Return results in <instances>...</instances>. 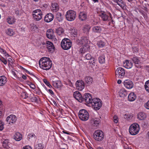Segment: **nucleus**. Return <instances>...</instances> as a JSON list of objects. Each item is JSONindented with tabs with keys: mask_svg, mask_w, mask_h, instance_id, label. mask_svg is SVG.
Wrapping results in <instances>:
<instances>
[{
	"mask_svg": "<svg viewBox=\"0 0 149 149\" xmlns=\"http://www.w3.org/2000/svg\"><path fill=\"white\" fill-rule=\"evenodd\" d=\"M118 120V117L116 116H113V121L115 123H117Z\"/></svg>",
	"mask_w": 149,
	"mask_h": 149,
	"instance_id": "obj_56",
	"label": "nucleus"
},
{
	"mask_svg": "<svg viewBox=\"0 0 149 149\" xmlns=\"http://www.w3.org/2000/svg\"><path fill=\"white\" fill-rule=\"evenodd\" d=\"M98 60L100 63L101 64L104 63L105 61L104 56L102 55L100 56Z\"/></svg>",
	"mask_w": 149,
	"mask_h": 149,
	"instance_id": "obj_41",
	"label": "nucleus"
},
{
	"mask_svg": "<svg viewBox=\"0 0 149 149\" xmlns=\"http://www.w3.org/2000/svg\"><path fill=\"white\" fill-rule=\"evenodd\" d=\"M146 137L149 140V131L147 133Z\"/></svg>",
	"mask_w": 149,
	"mask_h": 149,
	"instance_id": "obj_64",
	"label": "nucleus"
},
{
	"mask_svg": "<svg viewBox=\"0 0 149 149\" xmlns=\"http://www.w3.org/2000/svg\"><path fill=\"white\" fill-rule=\"evenodd\" d=\"M24 71L26 72L27 73H28L29 74H30V75H33V74L31 73L29 71H28V70H26V69H25V70Z\"/></svg>",
	"mask_w": 149,
	"mask_h": 149,
	"instance_id": "obj_62",
	"label": "nucleus"
},
{
	"mask_svg": "<svg viewBox=\"0 0 149 149\" xmlns=\"http://www.w3.org/2000/svg\"><path fill=\"white\" fill-rule=\"evenodd\" d=\"M139 125L136 123H134L131 125L129 129V132L130 134L133 135L137 134L139 133Z\"/></svg>",
	"mask_w": 149,
	"mask_h": 149,
	"instance_id": "obj_2",
	"label": "nucleus"
},
{
	"mask_svg": "<svg viewBox=\"0 0 149 149\" xmlns=\"http://www.w3.org/2000/svg\"><path fill=\"white\" fill-rule=\"evenodd\" d=\"M12 73L14 76V77L13 78H16L17 79H19V77H17V75L15 73V72L14 70H12Z\"/></svg>",
	"mask_w": 149,
	"mask_h": 149,
	"instance_id": "obj_49",
	"label": "nucleus"
},
{
	"mask_svg": "<svg viewBox=\"0 0 149 149\" xmlns=\"http://www.w3.org/2000/svg\"><path fill=\"white\" fill-rule=\"evenodd\" d=\"M132 116L130 114L126 113L124 115V118L127 120H129L132 118Z\"/></svg>",
	"mask_w": 149,
	"mask_h": 149,
	"instance_id": "obj_46",
	"label": "nucleus"
},
{
	"mask_svg": "<svg viewBox=\"0 0 149 149\" xmlns=\"http://www.w3.org/2000/svg\"><path fill=\"white\" fill-rule=\"evenodd\" d=\"M39 65L40 67L42 69L48 70L51 68L52 63L49 58L43 57L40 59Z\"/></svg>",
	"mask_w": 149,
	"mask_h": 149,
	"instance_id": "obj_1",
	"label": "nucleus"
},
{
	"mask_svg": "<svg viewBox=\"0 0 149 149\" xmlns=\"http://www.w3.org/2000/svg\"><path fill=\"white\" fill-rule=\"evenodd\" d=\"M124 65L125 68L130 69L132 67L133 63L128 60H126L124 63Z\"/></svg>",
	"mask_w": 149,
	"mask_h": 149,
	"instance_id": "obj_23",
	"label": "nucleus"
},
{
	"mask_svg": "<svg viewBox=\"0 0 149 149\" xmlns=\"http://www.w3.org/2000/svg\"><path fill=\"white\" fill-rule=\"evenodd\" d=\"M48 92L49 93H50L52 95L54 94V93L53 91L51 89H49L48 90Z\"/></svg>",
	"mask_w": 149,
	"mask_h": 149,
	"instance_id": "obj_63",
	"label": "nucleus"
},
{
	"mask_svg": "<svg viewBox=\"0 0 149 149\" xmlns=\"http://www.w3.org/2000/svg\"><path fill=\"white\" fill-rule=\"evenodd\" d=\"M97 45L100 48L104 47L105 45V43L102 40H100L97 42Z\"/></svg>",
	"mask_w": 149,
	"mask_h": 149,
	"instance_id": "obj_38",
	"label": "nucleus"
},
{
	"mask_svg": "<svg viewBox=\"0 0 149 149\" xmlns=\"http://www.w3.org/2000/svg\"><path fill=\"white\" fill-rule=\"evenodd\" d=\"M145 108L149 109V100H148L144 105Z\"/></svg>",
	"mask_w": 149,
	"mask_h": 149,
	"instance_id": "obj_57",
	"label": "nucleus"
},
{
	"mask_svg": "<svg viewBox=\"0 0 149 149\" xmlns=\"http://www.w3.org/2000/svg\"><path fill=\"white\" fill-rule=\"evenodd\" d=\"M79 118L82 121H86L89 118V114L86 110L82 109L79 111Z\"/></svg>",
	"mask_w": 149,
	"mask_h": 149,
	"instance_id": "obj_5",
	"label": "nucleus"
},
{
	"mask_svg": "<svg viewBox=\"0 0 149 149\" xmlns=\"http://www.w3.org/2000/svg\"><path fill=\"white\" fill-rule=\"evenodd\" d=\"M90 29V26L89 25H86L84 26L83 30L84 32H88Z\"/></svg>",
	"mask_w": 149,
	"mask_h": 149,
	"instance_id": "obj_45",
	"label": "nucleus"
},
{
	"mask_svg": "<svg viewBox=\"0 0 149 149\" xmlns=\"http://www.w3.org/2000/svg\"><path fill=\"white\" fill-rule=\"evenodd\" d=\"M29 98L31 101L33 102H36L37 101V98L36 97L34 96Z\"/></svg>",
	"mask_w": 149,
	"mask_h": 149,
	"instance_id": "obj_48",
	"label": "nucleus"
},
{
	"mask_svg": "<svg viewBox=\"0 0 149 149\" xmlns=\"http://www.w3.org/2000/svg\"><path fill=\"white\" fill-rule=\"evenodd\" d=\"M146 117V115L144 112H140L138 115V118L140 120H143Z\"/></svg>",
	"mask_w": 149,
	"mask_h": 149,
	"instance_id": "obj_31",
	"label": "nucleus"
},
{
	"mask_svg": "<svg viewBox=\"0 0 149 149\" xmlns=\"http://www.w3.org/2000/svg\"><path fill=\"white\" fill-rule=\"evenodd\" d=\"M0 52L5 55L6 54V52L5 50L3 49Z\"/></svg>",
	"mask_w": 149,
	"mask_h": 149,
	"instance_id": "obj_61",
	"label": "nucleus"
},
{
	"mask_svg": "<svg viewBox=\"0 0 149 149\" xmlns=\"http://www.w3.org/2000/svg\"><path fill=\"white\" fill-rule=\"evenodd\" d=\"M22 149H32L31 147L29 146H25L23 147Z\"/></svg>",
	"mask_w": 149,
	"mask_h": 149,
	"instance_id": "obj_60",
	"label": "nucleus"
},
{
	"mask_svg": "<svg viewBox=\"0 0 149 149\" xmlns=\"http://www.w3.org/2000/svg\"><path fill=\"white\" fill-rule=\"evenodd\" d=\"M145 88L146 91L149 93V80L147 81L145 83Z\"/></svg>",
	"mask_w": 149,
	"mask_h": 149,
	"instance_id": "obj_44",
	"label": "nucleus"
},
{
	"mask_svg": "<svg viewBox=\"0 0 149 149\" xmlns=\"http://www.w3.org/2000/svg\"><path fill=\"white\" fill-rule=\"evenodd\" d=\"M94 109L97 110L99 109L102 105V101L98 98H94L93 99V101L91 103Z\"/></svg>",
	"mask_w": 149,
	"mask_h": 149,
	"instance_id": "obj_4",
	"label": "nucleus"
},
{
	"mask_svg": "<svg viewBox=\"0 0 149 149\" xmlns=\"http://www.w3.org/2000/svg\"><path fill=\"white\" fill-rule=\"evenodd\" d=\"M21 96L22 98L26 99L28 97V94L26 91H22L21 92Z\"/></svg>",
	"mask_w": 149,
	"mask_h": 149,
	"instance_id": "obj_43",
	"label": "nucleus"
},
{
	"mask_svg": "<svg viewBox=\"0 0 149 149\" xmlns=\"http://www.w3.org/2000/svg\"><path fill=\"white\" fill-rule=\"evenodd\" d=\"M54 18L53 15L51 13L47 14L45 17L44 21L47 22H51Z\"/></svg>",
	"mask_w": 149,
	"mask_h": 149,
	"instance_id": "obj_17",
	"label": "nucleus"
},
{
	"mask_svg": "<svg viewBox=\"0 0 149 149\" xmlns=\"http://www.w3.org/2000/svg\"><path fill=\"white\" fill-rule=\"evenodd\" d=\"M82 102L84 101L88 104H91L93 99L91 95L89 93H85L83 95Z\"/></svg>",
	"mask_w": 149,
	"mask_h": 149,
	"instance_id": "obj_11",
	"label": "nucleus"
},
{
	"mask_svg": "<svg viewBox=\"0 0 149 149\" xmlns=\"http://www.w3.org/2000/svg\"><path fill=\"white\" fill-rule=\"evenodd\" d=\"M131 59L133 62L134 63L136 67L139 68L140 65L141 64L140 60L138 59V58L136 56H133Z\"/></svg>",
	"mask_w": 149,
	"mask_h": 149,
	"instance_id": "obj_18",
	"label": "nucleus"
},
{
	"mask_svg": "<svg viewBox=\"0 0 149 149\" xmlns=\"http://www.w3.org/2000/svg\"><path fill=\"white\" fill-rule=\"evenodd\" d=\"M114 1L116 3L122 8H123L125 6V3L122 0H115Z\"/></svg>",
	"mask_w": 149,
	"mask_h": 149,
	"instance_id": "obj_32",
	"label": "nucleus"
},
{
	"mask_svg": "<svg viewBox=\"0 0 149 149\" xmlns=\"http://www.w3.org/2000/svg\"><path fill=\"white\" fill-rule=\"evenodd\" d=\"M3 128V124L2 121H0V131H2Z\"/></svg>",
	"mask_w": 149,
	"mask_h": 149,
	"instance_id": "obj_55",
	"label": "nucleus"
},
{
	"mask_svg": "<svg viewBox=\"0 0 149 149\" xmlns=\"http://www.w3.org/2000/svg\"><path fill=\"white\" fill-rule=\"evenodd\" d=\"M43 81L44 83L47 86L49 84V82L46 79H44Z\"/></svg>",
	"mask_w": 149,
	"mask_h": 149,
	"instance_id": "obj_59",
	"label": "nucleus"
},
{
	"mask_svg": "<svg viewBox=\"0 0 149 149\" xmlns=\"http://www.w3.org/2000/svg\"><path fill=\"white\" fill-rule=\"evenodd\" d=\"M7 81V78L4 76L0 77V86H3L5 85Z\"/></svg>",
	"mask_w": 149,
	"mask_h": 149,
	"instance_id": "obj_25",
	"label": "nucleus"
},
{
	"mask_svg": "<svg viewBox=\"0 0 149 149\" xmlns=\"http://www.w3.org/2000/svg\"><path fill=\"white\" fill-rule=\"evenodd\" d=\"M88 42V39L87 37H85L82 38L80 40V42H79V44L81 45L82 46H86L88 45L87 44Z\"/></svg>",
	"mask_w": 149,
	"mask_h": 149,
	"instance_id": "obj_21",
	"label": "nucleus"
},
{
	"mask_svg": "<svg viewBox=\"0 0 149 149\" xmlns=\"http://www.w3.org/2000/svg\"><path fill=\"white\" fill-rule=\"evenodd\" d=\"M76 13L74 11L70 10L68 11L65 15V17L67 20L72 21L76 18Z\"/></svg>",
	"mask_w": 149,
	"mask_h": 149,
	"instance_id": "obj_7",
	"label": "nucleus"
},
{
	"mask_svg": "<svg viewBox=\"0 0 149 149\" xmlns=\"http://www.w3.org/2000/svg\"><path fill=\"white\" fill-rule=\"evenodd\" d=\"M0 60L4 64L6 65L7 63L6 60L3 57L0 58Z\"/></svg>",
	"mask_w": 149,
	"mask_h": 149,
	"instance_id": "obj_53",
	"label": "nucleus"
},
{
	"mask_svg": "<svg viewBox=\"0 0 149 149\" xmlns=\"http://www.w3.org/2000/svg\"><path fill=\"white\" fill-rule=\"evenodd\" d=\"M123 84L125 88L128 89L132 88L134 86L133 82L129 79L125 80L123 82Z\"/></svg>",
	"mask_w": 149,
	"mask_h": 149,
	"instance_id": "obj_13",
	"label": "nucleus"
},
{
	"mask_svg": "<svg viewBox=\"0 0 149 149\" xmlns=\"http://www.w3.org/2000/svg\"><path fill=\"white\" fill-rule=\"evenodd\" d=\"M33 137H34L35 138L36 137V136L33 133H30L28 135V138L29 139Z\"/></svg>",
	"mask_w": 149,
	"mask_h": 149,
	"instance_id": "obj_54",
	"label": "nucleus"
},
{
	"mask_svg": "<svg viewBox=\"0 0 149 149\" xmlns=\"http://www.w3.org/2000/svg\"><path fill=\"white\" fill-rule=\"evenodd\" d=\"M91 60L92 61L89 62L91 64L95 65L96 64V59L94 58H92Z\"/></svg>",
	"mask_w": 149,
	"mask_h": 149,
	"instance_id": "obj_51",
	"label": "nucleus"
},
{
	"mask_svg": "<svg viewBox=\"0 0 149 149\" xmlns=\"http://www.w3.org/2000/svg\"><path fill=\"white\" fill-rule=\"evenodd\" d=\"M43 15L42 12L40 9H37L34 10L33 12L32 15L34 19L37 21L40 20Z\"/></svg>",
	"mask_w": 149,
	"mask_h": 149,
	"instance_id": "obj_8",
	"label": "nucleus"
},
{
	"mask_svg": "<svg viewBox=\"0 0 149 149\" xmlns=\"http://www.w3.org/2000/svg\"><path fill=\"white\" fill-rule=\"evenodd\" d=\"M79 19L81 21L86 19V14L84 12H81L79 16Z\"/></svg>",
	"mask_w": 149,
	"mask_h": 149,
	"instance_id": "obj_34",
	"label": "nucleus"
},
{
	"mask_svg": "<svg viewBox=\"0 0 149 149\" xmlns=\"http://www.w3.org/2000/svg\"><path fill=\"white\" fill-rule=\"evenodd\" d=\"M6 33L7 34L10 36H13L14 34L12 29H8L6 31Z\"/></svg>",
	"mask_w": 149,
	"mask_h": 149,
	"instance_id": "obj_40",
	"label": "nucleus"
},
{
	"mask_svg": "<svg viewBox=\"0 0 149 149\" xmlns=\"http://www.w3.org/2000/svg\"><path fill=\"white\" fill-rule=\"evenodd\" d=\"M118 93L120 97H123L126 96L127 94L126 91L124 88L120 89Z\"/></svg>",
	"mask_w": 149,
	"mask_h": 149,
	"instance_id": "obj_26",
	"label": "nucleus"
},
{
	"mask_svg": "<svg viewBox=\"0 0 149 149\" xmlns=\"http://www.w3.org/2000/svg\"><path fill=\"white\" fill-rule=\"evenodd\" d=\"M46 35L47 37L49 39H53L54 38V31L52 29L48 30Z\"/></svg>",
	"mask_w": 149,
	"mask_h": 149,
	"instance_id": "obj_19",
	"label": "nucleus"
},
{
	"mask_svg": "<svg viewBox=\"0 0 149 149\" xmlns=\"http://www.w3.org/2000/svg\"><path fill=\"white\" fill-rule=\"evenodd\" d=\"M7 22L9 24H12L15 22V19L12 17H9L7 19Z\"/></svg>",
	"mask_w": 149,
	"mask_h": 149,
	"instance_id": "obj_36",
	"label": "nucleus"
},
{
	"mask_svg": "<svg viewBox=\"0 0 149 149\" xmlns=\"http://www.w3.org/2000/svg\"><path fill=\"white\" fill-rule=\"evenodd\" d=\"M3 146L4 148L8 149L10 147V143L8 139H5L2 142Z\"/></svg>",
	"mask_w": 149,
	"mask_h": 149,
	"instance_id": "obj_30",
	"label": "nucleus"
},
{
	"mask_svg": "<svg viewBox=\"0 0 149 149\" xmlns=\"http://www.w3.org/2000/svg\"><path fill=\"white\" fill-rule=\"evenodd\" d=\"M89 48L88 45L82 46V47L80 49V52L81 53H84L87 51Z\"/></svg>",
	"mask_w": 149,
	"mask_h": 149,
	"instance_id": "obj_35",
	"label": "nucleus"
},
{
	"mask_svg": "<svg viewBox=\"0 0 149 149\" xmlns=\"http://www.w3.org/2000/svg\"><path fill=\"white\" fill-rule=\"evenodd\" d=\"M72 42L68 38H64L62 41L61 43V46L62 48L64 50H68L72 46Z\"/></svg>",
	"mask_w": 149,
	"mask_h": 149,
	"instance_id": "obj_3",
	"label": "nucleus"
},
{
	"mask_svg": "<svg viewBox=\"0 0 149 149\" xmlns=\"http://www.w3.org/2000/svg\"><path fill=\"white\" fill-rule=\"evenodd\" d=\"M70 33L71 34L73 35L74 37L77 36V30L74 28H70Z\"/></svg>",
	"mask_w": 149,
	"mask_h": 149,
	"instance_id": "obj_39",
	"label": "nucleus"
},
{
	"mask_svg": "<svg viewBox=\"0 0 149 149\" xmlns=\"http://www.w3.org/2000/svg\"><path fill=\"white\" fill-rule=\"evenodd\" d=\"M46 44L47 49L49 52H52L54 51L55 47L51 42L49 41H46Z\"/></svg>",
	"mask_w": 149,
	"mask_h": 149,
	"instance_id": "obj_15",
	"label": "nucleus"
},
{
	"mask_svg": "<svg viewBox=\"0 0 149 149\" xmlns=\"http://www.w3.org/2000/svg\"><path fill=\"white\" fill-rule=\"evenodd\" d=\"M51 9L53 12H56L58 10L59 7L58 4L55 2H53L52 4Z\"/></svg>",
	"mask_w": 149,
	"mask_h": 149,
	"instance_id": "obj_27",
	"label": "nucleus"
},
{
	"mask_svg": "<svg viewBox=\"0 0 149 149\" xmlns=\"http://www.w3.org/2000/svg\"><path fill=\"white\" fill-rule=\"evenodd\" d=\"M74 97L79 102H82V99L83 96H82L80 93L76 91L74 92L73 94Z\"/></svg>",
	"mask_w": 149,
	"mask_h": 149,
	"instance_id": "obj_16",
	"label": "nucleus"
},
{
	"mask_svg": "<svg viewBox=\"0 0 149 149\" xmlns=\"http://www.w3.org/2000/svg\"><path fill=\"white\" fill-rule=\"evenodd\" d=\"M76 89L80 91H82L84 88L85 84L84 81L81 80H77L75 83Z\"/></svg>",
	"mask_w": 149,
	"mask_h": 149,
	"instance_id": "obj_10",
	"label": "nucleus"
},
{
	"mask_svg": "<svg viewBox=\"0 0 149 149\" xmlns=\"http://www.w3.org/2000/svg\"><path fill=\"white\" fill-rule=\"evenodd\" d=\"M30 86L31 87V88L33 89H35L36 88L35 85L34 84L31 83V84H30Z\"/></svg>",
	"mask_w": 149,
	"mask_h": 149,
	"instance_id": "obj_58",
	"label": "nucleus"
},
{
	"mask_svg": "<svg viewBox=\"0 0 149 149\" xmlns=\"http://www.w3.org/2000/svg\"><path fill=\"white\" fill-rule=\"evenodd\" d=\"M115 73L116 77L119 78H123L125 75V70L122 67L118 68L116 70Z\"/></svg>",
	"mask_w": 149,
	"mask_h": 149,
	"instance_id": "obj_9",
	"label": "nucleus"
},
{
	"mask_svg": "<svg viewBox=\"0 0 149 149\" xmlns=\"http://www.w3.org/2000/svg\"><path fill=\"white\" fill-rule=\"evenodd\" d=\"M128 100L130 101H134L136 98V96L133 92L131 93L128 97Z\"/></svg>",
	"mask_w": 149,
	"mask_h": 149,
	"instance_id": "obj_29",
	"label": "nucleus"
},
{
	"mask_svg": "<svg viewBox=\"0 0 149 149\" xmlns=\"http://www.w3.org/2000/svg\"><path fill=\"white\" fill-rule=\"evenodd\" d=\"M22 139V135L20 133L17 132L14 136V139L16 141H19Z\"/></svg>",
	"mask_w": 149,
	"mask_h": 149,
	"instance_id": "obj_28",
	"label": "nucleus"
},
{
	"mask_svg": "<svg viewBox=\"0 0 149 149\" xmlns=\"http://www.w3.org/2000/svg\"><path fill=\"white\" fill-rule=\"evenodd\" d=\"M56 18L59 22L62 21L63 19V16L60 13H57L56 16Z\"/></svg>",
	"mask_w": 149,
	"mask_h": 149,
	"instance_id": "obj_33",
	"label": "nucleus"
},
{
	"mask_svg": "<svg viewBox=\"0 0 149 149\" xmlns=\"http://www.w3.org/2000/svg\"><path fill=\"white\" fill-rule=\"evenodd\" d=\"M93 136L95 139L97 141H102L104 137V133L102 131L98 130L95 131Z\"/></svg>",
	"mask_w": 149,
	"mask_h": 149,
	"instance_id": "obj_6",
	"label": "nucleus"
},
{
	"mask_svg": "<svg viewBox=\"0 0 149 149\" xmlns=\"http://www.w3.org/2000/svg\"><path fill=\"white\" fill-rule=\"evenodd\" d=\"M53 85L55 88H59L62 86V84L60 81H53Z\"/></svg>",
	"mask_w": 149,
	"mask_h": 149,
	"instance_id": "obj_24",
	"label": "nucleus"
},
{
	"mask_svg": "<svg viewBox=\"0 0 149 149\" xmlns=\"http://www.w3.org/2000/svg\"><path fill=\"white\" fill-rule=\"evenodd\" d=\"M17 119V117L15 115H11L7 117L6 120L8 123L10 124L11 123H15Z\"/></svg>",
	"mask_w": 149,
	"mask_h": 149,
	"instance_id": "obj_14",
	"label": "nucleus"
},
{
	"mask_svg": "<svg viewBox=\"0 0 149 149\" xmlns=\"http://www.w3.org/2000/svg\"><path fill=\"white\" fill-rule=\"evenodd\" d=\"M44 145L43 144L40 143L38 144V146L36 147V149H43Z\"/></svg>",
	"mask_w": 149,
	"mask_h": 149,
	"instance_id": "obj_52",
	"label": "nucleus"
},
{
	"mask_svg": "<svg viewBox=\"0 0 149 149\" xmlns=\"http://www.w3.org/2000/svg\"><path fill=\"white\" fill-rule=\"evenodd\" d=\"M100 16L103 21H107L109 18L111 19V15L110 13H107L105 12H102L100 15Z\"/></svg>",
	"mask_w": 149,
	"mask_h": 149,
	"instance_id": "obj_12",
	"label": "nucleus"
},
{
	"mask_svg": "<svg viewBox=\"0 0 149 149\" xmlns=\"http://www.w3.org/2000/svg\"><path fill=\"white\" fill-rule=\"evenodd\" d=\"M92 123H93V124L96 126L99 124L100 123V120L98 118H95L92 120Z\"/></svg>",
	"mask_w": 149,
	"mask_h": 149,
	"instance_id": "obj_42",
	"label": "nucleus"
},
{
	"mask_svg": "<svg viewBox=\"0 0 149 149\" xmlns=\"http://www.w3.org/2000/svg\"><path fill=\"white\" fill-rule=\"evenodd\" d=\"M132 49L134 52H137L139 49V47L137 45L134 46L132 47Z\"/></svg>",
	"mask_w": 149,
	"mask_h": 149,
	"instance_id": "obj_50",
	"label": "nucleus"
},
{
	"mask_svg": "<svg viewBox=\"0 0 149 149\" xmlns=\"http://www.w3.org/2000/svg\"><path fill=\"white\" fill-rule=\"evenodd\" d=\"M92 30L93 33H100L102 30V28L100 26H95L92 27Z\"/></svg>",
	"mask_w": 149,
	"mask_h": 149,
	"instance_id": "obj_20",
	"label": "nucleus"
},
{
	"mask_svg": "<svg viewBox=\"0 0 149 149\" xmlns=\"http://www.w3.org/2000/svg\"><path fill=\"white\" fill-rule=\"evenodd\" d=\"M84 80L87 85H91L93 81V78L90 76L85 77Z\"/></svg>",
	"mask_w": 149,
	"mask_h": 149,
	"instance_id": "obj_22",
	"label": "nucleus"
},
{
	"mask_svg": "<svg viewBox=\"0 0 149 149\" xmlns=\"http://www.w3.org/2000/svg\"><path fill=\"white\" fill-rule=\"evenodd\" d=\"M56 33L59 35H61L64 32V31L63 29L59 27L57 28L56 30Z\"/></svg>",
	"mask_w": 149,
	"mask_h": 149,
	"instance_id": "obj_37",
	"label": "nucleus"
},
{
	"mask_svg": "<svg viewBox=\"0 0 149 149\" xmlns=\"http://www.w3.org/2000/svg\"><path fill=\"white\" fill-rule=\"evenodd\" d=\"M84 57L87 60H91L92 58L91 55L89 53H88Z\"/></svg>",
	"mask_w": 149,
	"mask_h": 149,
	"instance_id": "obj_47",
	"label": "nucleus"
}]
</instances>
